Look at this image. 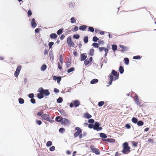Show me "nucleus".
I'll return each instance as SVG.
<instances>
[{
  "label": "nucleus",
  "mask_w": 156,
  "mask_h": 156,
  "mask_svg": "<svg viewBox=\"0 0 156 156\" xmlns=\"http://www.w3.org/2000/svg\"><path fill=\"white\" fill-rule=\"evenodd\" d=\"M109 76L110 78V81L108 82V84L109 85H111L112 84V81L114 80V78L113 75L111 73L109 75Z\"/></svg>",
  "instance_id": "obj_14"
},
{
  "label": "nucleus",
  "mask_w": 156,
  "mask_h": 156,
  "mask_svg": "<svg viewBox=\"0 0 156 156\" xmlns=\"http://www.w3.org/2000/svg\"><path fill=\"white\" fill-rule=\"evenodd\" d=\"M84 117L87 119H89L92 116L88 113H86L84 114Z\"/></svg>",
  "instance_id": "obj_19"
},
{
  "label": "nucleus",
  "mask_w": 156,
  "mask_h": 156,
  "mask_svg": "<svg viewBox=\"0 0 156 156\" xmlns=\"http://www.w3.org/2000/svg\"><path fill=\"white\" fill-rule=\"evenodd\" d=\"M62 101V98L59 97L57 100V101L58 103H61Z\"/></svg>",
  "instance_id": "obj_42"
},
{
  "label": "nucleus",
  "mask_w": 156,
  "mask_h": 156,
  "mask_svg": "<svg viewBox=\"0 0 156 156\" xmlns=\"http://www.w3.org/2000/svg\"><path fill=\"white\" fill-rule=\"evenodd\" d=\"M70 21L72 23H75L76 20L74 17H72L70 19Z\"/></svg>",
  "instance_id": "obj_40"
},
{
  "label": "nucleus",
  "mask_w": 156,
  "mask_h": 156,
  "mask_svg": "<svg viewBox=\"0 0 156 156\" xmlns=\"http://www.w3.org/2000/svg\"><path fill=\"white\" fill-rule=\"evenodd\" d=\"M105 103V102L103 101H101L98 102V105L99 107L102 106Z\"/></svg>",
  "instance_id": "obj_36"
},
{
  "label": "nucleus",
  "mask_w": 156,
  "mask_h": 156,
  "mask_svg": "<svg viewBox=\"0 0 156 156\" xmlns=\"http://www.w3.org/2000/svg\"><path fill=\"white\" fill-rule=\"evenodd\" d=\"M62 29L58 30L57 32V33L58 35H59L62 33Z\"/></svg>",
  "instance_id": "obj_47"
},
{
  "label": "nucleus",
  "mask_w": 156,
  "mask_h": 156,
  "mask_svg": "<svg viewBox=\"0 0 156 156\" xmlns=\"http://www.w3.org/2000/svg\"><path fill=\"white\" fill-rule=\"evenodd\" d=\"M59 131L60 132H61L62 133H63L65 131V129L63 128H60L59 129Z\"/></svg>",
  "instance_id": "obj_46"
},
{
  "label": "nucleus",
  "mask_w": 156,
  "mask_h": 156,
  "mask_svg": "<svg viewBox=\"0 0 156 156\" xmlns=\"http://www.w3.org/2000/svg\"><path fill=\"white\" fill-rule=\"evenodd\" d=\"M98 82V80L96 79H94L91 80L90 81V83L92 84H94L97 83Z\"/></svg>",
  "instance_id": "obj_26"
},
{
  "label": "nucleus",
  "mask_w": 156,
  "mask_h": 156,
  "mask_svg": "<svg viewBox=\"0 0 156 156\" xmlns=\"http://www.w3.org/2000/svg\"><path fill=\"white\" fill-rule=\"evenodd\" d=\"M90 63V62L89 60H87V59L85 60L84 61V63L86 65H87Z\"/></svg>",
  "instance_id": "obj_52"
},
{
  "label": "nucleus",
  "mask_w": 156,
  "mask_h": 156,
  "mask_svg": "<svg viewBox=\"0 0 156 156\" xmlns=\"http://www.w3.org/2000/svg\"><path fill=\"white\" fill-rule=\"evenodd\" d=\"M38 92H39L37 94V97L39 99H41L44 97L43 94L41 92V90L39 88L38 90Z\"/></svg>",
  "instance_id": "obj_13"
},
{
  "label": "nucleus",
  "mask_w": 156,
  "mask_h": 156,
  "mask_svg": "<svg viewBox=\"0 0 156 156\" xmlns=\"http://www.w3.org/2000/svg\"><path fill=\"white\" fill-rule=\"evenodd\" d=\"M88 37L86 36L84 37L83 39V41L85 43H87L88 42Z\"/></svg>",
  "instance_id": "obj_35"
},
{
  "label": "nucleus",
  "mask_w": 156,
  "mask_h": 156,
  "mask_svg": "<svg viewBox=\"0 0 156 156\" xmlns=\"http://www.w3.org/2000/svg\"><path fill=\"white\" fill-rule=\"evenodd\" d=\"M94 125L93 124H89L88 125V127L90 128H92L94 127Z\"/></svg>",
  "instance_id": "obj_59"
},
{
  "label": "nucleus",
  "mask_w": 156,
  "mask_h": 156,
  "mask_svg": "<svg viewBox=\"0 0 156 156\" xmlns=\"http://www.w3.org/2000/svg\"><path fill=\"white\" fill-rule=\"evenodd\" d=\"M31 102L33 104H34L35 103V100L34 98H32L30 100Z\"/></svg>",
  "instance_id": "obj_57"
},
{
  "label": "nucleus",
  "mask_w": 156,
  "mask_h": 156,
  "mask_svg": "<svg viewBox=\"0 0 156 156\" xmlns=\"http://www.w3.org/2000/svg\"><path fill=\"white\" fill-rule=\"evenodd\" d=\"M21 66H19L17 67L16 70L14 73V76H15L17 77L18 76L21 69Z\"/></svg>",
  "instance_id": "obj_9"
},
{
  "label": "nucleus",
  "mask_w": 156,
  "mask_h": 156,
  "mask_svg": "<svg viewBox=\"0 0 156 156\" xmlns=\"http://www.w3.org/2000/svg\"><path fill=\"white\" fill-rule=\"evenodd\" d=\"M28 96L30 98H33V97H34V94L32 93L28 95Z\"/></svg>",
  "instance_id": "obj_56"
},
{
  "label": "nucleus",
  "mask_w": 156,
  "mask_h": 156,
  "mask_svg": "<svg viewBox=\"0 0 156 156\" xmlns=\"http://www.w3.org/2000/svg\"><path fill=\"white\" fill-rule=\"evenodd\" d=\"M144 124L143 122L140 121L137 122V124L138 126H143Z\"/></svg>",
  "instance_id": "obj_28"
},
{
  "label": "nucleus",
  "mask_w": 156,
  "mask_h": 156,
  "mask_svg": "<svg viewBox=\"0 0 156 156\" xmlns=\"http://www.w3.org/2000/svg\"><path fill=\"white\" fill-rule=\"evenodd\" d=\"M141 58L140 56L139 55H137L133 56V58L135 59H137L140 58Z\"/></svg>",
  "instance_id": "obj_50"
},
{
  "label": "nucleus",
  "mask_w": 156,
  "mask_h": 156,
  "mask_svg": "<svg viewBox=\"0 0 156 156\" xmlns=\"http://www.w3.org/2000/svg\"><path fill=\"white\" fill-rule=\"evenodd\" d=\"M119 71L120 73L121 74H122L123 73L124 71V69L122 66H120L119 67Z\"/></svg>",
  "instance_id": "obj_29"
},
{
  "label": "nucleus",
  "mask_w": 156,
  "mask_h": 156,
  "mask_svg": "<svg viewBox=\"0 0 156 156\" xmlns=\"http://www.w3.org/2000/svg\"><path fill=\"white\" fill-rule=\"evenodd\" d=\"M62 64L61 63L58 62V67L59 69L60 70H61L62 69Z\"/></svg>",
  "instance_id": "obj_37"
},
{
  "label": "nucleus",
  "mask_w": 156,
  "mask_h": 156,
  "mask_svg": "<svg viewBox=\"0 0 156 156\" xmlns=\"http://www.w3.org/2000/svg\"><path fill=\"white\" fill-rule=\"evenodd\" d=\"M92 45L95 48H98L99 47L98 44L97 43H94L92 44Z\"/></svg>",
  "instance_id": "obj_43"
},
{
  "label": "nucleus",
  "mask_w": 156,
  "mask_h": 156,
  "mask_svg": "<svg viewBox=\"0 0 156 156\" xmlns=\"http://www.w3.org/2000/svg\"><path fill=\"white\" fill-rule=\"evenodd\" d=\"M52 142L51 141H48L46 144V145L48 147H49L52 145Z\"/></svg>",
  "instance_id": "obj_48"
},
{
  "label": "nucleus",
  "mask_w": 156,
  "mask_h": 156,
  "mask_svg": "<svg viewBox=\"0 0 156 156\" xmlns=\"http://www.w3.org/2000/svg\"><path fill=\"white\" fill-rule=\"evenodd\" d=\"M99 135L100 137L103 138H106L107 137V136L104 133H100Z\"/></svg>",
  "instance_id": "obj_24"
},
{
  "label": "nucleus",
  "mask_w": 156,
  "mask_h": 156,
  "mask_svg": "<svg viewBox=\"0 0 156 156\" xmlns=\"http://www.w3.org/2000/svg\"><path fill=\"white\" fill-rule=\"evenodd\" d=\"M56 120L58 122H60L64 125H67L69 123V121L67 119L61 117L60 116H57L55 118Z\"/></svg>",
  "instance_id": "obj_1"
},
{
  "label": "nucleus",
  "mask_w": 156,
  "mask_h": 156,
  "mask_svg": "<svg viewBox=\"0 0 156 156\" xmlns=\"http://www.w3.org/2000/svg\"><path fill=\"white\" fill-rule=\"evenodd\" d=\"M111 74L115 76L114 80H115L118 79L119 74H118L117 72L115 70H112V73Z\"/></svg>",
  "instance_id": "obj_11"
},
{
  "label": "nucleus",
  "mask_w": 156,
  "mask_h": 156,
  "mask_svg": "<svg viewBox=\"0 0 156 156\" xmlns=\"http://www.w3.org/2000/svg\"><path fill=\"white\" fill-rule=\"evenodd\" d=\"M55 147L54 146H52L50 148L49 150L51 151H53L55 150Z\"/></svg>",
  "instance_id": "obj_55"
},
{
  "label": "nucleus",
  "mask_w": 156,
  "mask_h": 156,
  "mask_svg": "<svg viewBox=\"0 0 156 156\" xmlns=\"http://www.w3.org/2000/svg\"><path fill=\"white\" fill-rule=\"evenodd\" d=\"M132 122L135 123H136L137 122V119L135 117H133L132 119Z\"/></svg>",
  "instance_id": "obj_31"
},
{
  "label": "nucleus",
  "mask_w": 156,
  "mask_h": 156,
  "mask_svg": "<svg viewBox=\"0 0 156 156\" xmlns=\"http://www.w3.org/2000/svg\"><path fill=\"white\" fill-rule=\"evenodd\" d=\"M36 123L38 125H40L42 124V122L41 120H36Z\"/></svg>",
  "instance_id": "obj_51"
},
{
  "label": "nucleus",
  "mask_w": 156,
  "mask_h": 156,
  "mask_svg": "<svg viewBox=\"0 0 156 156\" xmlns=\"http://www.w3.org/2000/svg\"><path fill=\"white\" fill-rule=\"evenodd\" d=\"M125 63L126 65H128L129 63V60L128 58H124Z\"/></svg>",
  "instance_id": "obj_30"
},
{
  "label": "nucleus",
  "mask_w": 156,
  "mask_h": 156,
  "mask_svg": "<svg viewBox=\"0 0 156 156\" xmlns=\"http://www.w3.org/2000/svg\"><path fill=\"white\" fill-rule=\"evenodd\" d=\"M41 90V92L45 96H48L50 94V92L48 90H44L42 87L40 88Z\"/></svg>",
  "instance_id": "obj_10"
},
{
  "label": "nucleus",
  "mask_w": 156,
  "mask_h": 156,
  "mask_svg": "<svg viewBox=\"0 0 156 156\" xmlns=\"http://www.w3.org/2000/svg\"><path fill=\"white\" fill-rule=\"evenodd\" d=\"M104 141L105 142L113 143L115 142V140L114 139H106L104 140Z\"/></svg>",
  "instance_id": "obj_18"
},
{
  "label": "nucleus",
  "mask_w": 156,
  "mask_h": 156,
  "mask_svg": "<svg viewBox=\"0 0 156 156\" xmlns=\"http://www.w3.org/2000/svg\"><path fill=\"white\" fill-rule=\"evenodd\" d=\"M43 112L41 111V112H38L37 113V116H41V115H43Z\"/></svg>",
  "instance_id": "obj_45"
},
{
  "label": "nucleus",
  "mask_w": 156,
  "mask_h": 156,
  "mask_svg": "<svg viewBox=\"0 0 156 156\" xmlns=\"http://www.w3.org/2000/svg\"><path fill=\"white\" fill-rule=\"evenodd\" d=\"M65 37V35L64 34H62L60 37V39L61 40H62L64 38V37Z\"/></svg>",
  "instance_id": "obj_64"
},
{
  "label": "nucleus",
  "mask_w": 156,
  "mask_h": 156,
  "mask_svg": "<svg viewBox=\"0 0 156 156\" xmlns=\"http://www.w3.org/2000/svg\"><path fill=\"white\" fill-rule=\"evenodd\" d=\"M74 67H72L68 69L67 72L68 73H70L73 71L74 70Z\"/></svg>",
  "instance_id": "obj_34"
},
{
  "label": "nucleus",
  "mask_w": 156,
  "mask_h": 156,
  "mask_svg": "<svg viewBox=\"0 0 156 156\" xmlns=\"http://www.w3.org/2000/svg\"><path fill=\"white\" fill-rule=\"evenodd\" d=\"M35 21V19L34 18L32 19L31 23V25L32 27L34 28H35L37 26V24L36 23Z\"/></svg>",
  "instance_id": "obj_15"
},
{
  "label": "nucleus",
  "mask_w": 156,
  "mask_h": 156,
  "mask_svg": "<svg viewBox=\"0 0 156 156\" xmlns=\"http://www.w3.org/2000/svg\"><path fill=\"white\" fill-rule=\"evenodd\" d=\"M54 91L55 93H58L59 92V90L57 88H55L54 90Z\"/></svg>",
  "instance_id": "obj_63"
},
{
  "label": "nucleus",
  "mask_w": 156,
  "mask_h": 156,
  "mask_svg": "<svg viewBox=\"0 0 156 156\" xmlns=\"http://www.w3.org/2000/svg\"><path fill=\"white\" fill-rule=\"evenodd\" d=\"M75 129L77 130V132L74 133V137H76L82 133V130L80 127H76L75 128Z\"/></svg>",
  "instance_id": "obj_8"
},
{
  "label": "nucleus",
  "mask_w": 156,
  "mask_h": 156,
  "mask_svg": "<svg viewBox=\"0 0 156 156\" xmlns=\"http://www.w3.org/2000/svg\"><path fill=\"white\" fill-rule=\"evenodd\" d=\"M42 120H46L49 122H52L51 119L49 115L46 114H44L41 115Z\"/></svg>",
  "instance_id": "obj_4"
},
{
  "label": "nucleus",
  "mask_w": 156,
  "mask_h": 156,
  "mask_svg": "<svg viewBox=\"0 0 156 156\" xmlns=\"http://www.w3.org/2000/svg\"><path fill=\"white\" fill-rule=\"evenodd\" d=\"M50 37L51 38L54 39L57 37V36L56 34L52 33L50 34Z\"/></svg>",
  "instance_id": "obj_22"
},
{
  "label": "nucleus",
  "mask_w": 156,
  "mask_h": 156,
  "mask_svg": "<svg viewBox=\"0 0 156 156\" xmlns=\"http://www.w3.org/2000/svg\"><path fill=\"white\" fill-rule=\"evenodd\" d=\"M100 123L96 122L94 123V125L93 129L95 130H96L97 131L101 130L102 129V128L101 127H99Z\"/></svg>",
  "instance_id": "obj_6"
},
{
  "label": "nucleus",
  "mask_w": 156,
  "mask_h": 156,
  "mask_svg": "<svg viewBox=\"0 0 156 156\" xmlns=\"http://www.w3.org/2000/svg\"><path fill=\"white\" fill-rule=\"evenodd\" d=\"M87 27V26L85 25H82L79 27V29L83 31L85 30Z\"/></svg>",
  "instance_id": "obj_21"
},
{
  "label": "nucleus",
  "mask_w": 156,
  "mask_h": 156,
  "mask_svg": "<svg viewBox=\"0 0 156 156\" xmlns=\"http://www.w3.org/2000/svg\"><path fill=\"white\" fill-rule=\"evenodd\" d=\"M123 148L122 151V153L124 154H127L130 152V148L128 146L127 142H125L123 144Z\"/></svg>",
  "instance_id": "obj_2"
},
{
  "label": "nucleus",
  "mask_w": 156,
  "mask_h": 156,
  "mask_svg": "<svg viewBox=\"0 0 156 156\" xmlns=\"http://www.w3.org/2000/svg\"><path fill=\"white\" fill-rule=\"evenodd\" d=\"M105 48L104 47H101L99 48V49L100 51H102L103 50H104Z\"/></svg>",
  "instance_id": "obj_61"
},
{
  "label": "nucleus",
  "mask_w": 156,
  "mask_h": 156,
  "mask_svg": "<svg viewBox=\"0 0 156 156\" xmlns=\"http://www.w3.org/2000/svg\"><path fill=\"white\" fill-rule=\"evenodd\" d=\"M117 46L115 44L113 45L112 46V49L114 51H115L117 49Z\"/></svg>",
  "instance_id": "obj_32"
},
{
  "label": "nucleus",
  "mask_w": 156,
  "mask_h": 156,
  "mask_svg": "<svg viewBox=\"0 0 156 156\" xmlns=\"http://www.w3.org/2000/svg\"><path fill=\"white\" fill-rule=\"evenodd\" d=\"M132 144L134 146L136 147L137 146L138 143L137 142H136L134 141H133L132 142Z\"/></svg>",
  "instance_id": "obj_54"
},
{
  "label": "nucleus",
  "mask_w": 156,
  "mask_h": 156,
  "mask_svg": "<svg viewBox=\"0 0 156 156\" xmlns=\"http://www.w3.org/2000/svg\"><path fill=\"white\" fill-rule=\"evenodd\" d=\"M54 43L53 42H50L48 44L49 48L50 49L52 48V46L54 44Z\"/></svg>",
  "instance_id": "obj_38"
},
{
  "label": "nucleus",
  "mask_w": 156,
  "mask_h": 156,
  "mask_svg": "<svg viewBox=\"0 0 156 156\" xmlns=\"http://www.w3.org/2000/svg\"><path fill=\"white\" fill-rule=\"evenodd\" d=\"M98 38L96 36H94L93 38V41L94 42L97 41L98 40Z\"/></svg>",
  "instance_id": "obj_44"
},
{
  "label": "nucleus",
  "mask_w": 156,
  "mask_h": 156,
  "mask_svg": "<svg viewBox=\"0 0 156 156\" xmlns=\"http://www.w3.org/2000/svg\"><path fill=\"white\" fill-rule=\"evenodd\" d=\"M19 102L20 104H22L24 103V101L23 99L20 98L19 99Z\"/></svg>",
  "instance_id": "obj_33"
},
{
  "label": "nucleus",
  "mask_w": 156,
  "mask_h": 156,
  "mask_svg": "<svg viewBox=\"0 0 156 156\" xmlns=\"http://www.w3.org/2000/svg\"><path fill=\"white\" fill-rule=\"evenodd\" d=\"M87 57L86 53H83L81 55L80 60L83 61L85 60Z\"/></svg>",
  "instance_id": "obj_16"
},
{
  "label": "nucleus",
  "mask_w": 156,
  "mask_h": 156,
  "mask_svg": "<svg viewBox=\"0 0 156 156\" xmlns=\"http://www.w3.org/2000/svg\"><path fill=\"white\" fill-rule=\"evenodd\" d=\"M73 37L76 39H78L80 37V35L79 34H74L73 35Z\"/></svg>",
  "instance_id": "obj_39"
},
{
  "label": "nucleus",
  "mask_w": 156,
  "mask_h": 156,
  "mask_svg": "<svg viewBox=\"0 0 156 156\" xmlns=\"http://www.w3.org/2000/svg\"><path fill=\"white\" fill-rule=\"evenodd\" d=\"M119 47L122 48L121 51L122 52L125 51H126L127 48L126 47L122 45H120Z\"/></svg>",
  "instance_id": "obj_20"
},
{
  "label": "nucleus",
  "mask_w": 156,
  "mask_h": 156,
  "mask_svg": "<svg viewBox=\"0 0 156 156\" xmlns=\"http://www.w3.org/2000/svg\"><path fill=\"white\" fill-rule=\"evenodd\" d=\"M67 43L69 47H74V43L72 41L71 36L68 37L67 39Z\"/></svg>",
  "instance_id": "obj_5"
},
{
  "label": "nucleus",
  "mask_w": 156,
  "mask_h": 156,
  "mask_svg": "<svg viewBox=\"0 0 156 156\" xmlns=\"http://www.w3.org/2000/svg\"><path fill=\"white\" fill-rule=\"evenodd\" d=\"M53 79L55 80H57L58 83H59L61 80V77L60 76L56 77L55 76H54L53 77Z\"/></svg>",
  "instance_id": "obj_17"
},
{
  "label": "nucleus",
  "mask_w": 156,
  "mask_h": 156,
  "mask_svg": "<svg viewBox=\"0 0 156 156\" xmlns=\"http://www.w3.org/2000/svg\"><path fill=\"white\" fill-rule=\"evenodd\" d=\"M88 122L90 123H93L94 122V121L93 119H90L88 120Z\"/></svg>",
  "instance_id": "obj_53"
},
{
  "label": "nucleus",
  "mask_w": 156,
  "mask_h": 156,
  "mask_svg": "<svg viewBox=\"0 0 156 156\" xmlns=\"http://www.w3.org/2000/svg\"><path fill=\"white\" fill-rule=\"evenodd\" d=\"M71 65V63L70 62H67L66 65V68H68Z\"/></svg>",
  "instance_id": "obj_58"
},
{
  "label": "nucleus",
  "mask_w": 156,
  "mask_h": 156,
  "mask_svg": "<svg viewBox=\"0 0 156 156\" xmlns=\"http://www.w3.org/2000/svg\"><path fill=\"white\" fill-rule=\"evenodd\" d=\"M80 104V102L78 100H75L73 101V102H71L70 105V107L71 108H72L74 106L75 107H78Z\"/></svg>",
  "instance_id": "obj_3"
},
{
  "label": "nucleus",
  "mask_w": 156,
  "mask_h": 156,
  "mask_svg": "<svg viewBox=\"0 0 156 156\" xmlns=\"http://www.w3.org/2000/svg\"><path fill=\"white\" fill-rule=\"evenodd\" d=\"M125 126L126 128L128 129H130V126L129 124H126Z\"/></svg>",
  "instance_id": "obj_60"
},
{
  "label": "nucleus",
  "mask_w": 156,
  "mask_h": 156,
  "mask_svg": "<svg viewBox=\"0 0 156 156\" xmlns=\"http://www.w3.org/2000/svg\"><path fill=\"white\" fill-rule=\"evenodd\" d=\"M90 148L91 150L92 151L97 155H99L100 154V153L98 149L96 148L93 145H91L90 147Z\"/></svg>",
  "instance_id": "obj_7"
},
{
  "label": "nucleus",
  "mask_w": 156,
  "mask_h": 156,
  "mask_svg": "<svg viewBox=\"0 0 156 156\" xmlns=\"http://www.w3.org/2000/svg\"><path fill=\"white\" fill-rule=\"evenodd\" d=\"M135 103L138 105L140 106V101L138 95L136 94H135V97H134Z\"/></svg>",
  "instance_id": "obj_12"
},
{
  "label": "nucleus",
  "mask_w": 156,
  "mask_h": 156,
  "mask_svg": "<svg viewBox=\"0 0 156 156\" xmlns=\"http://www.w3.org/2000/svg\"><path fill=\"white\" fill-rule=\"evenodd\" d=\"M94 49H93V48L91 49L90 50L89 55L91 56H93L94 55Z\"/></svg>",
  "instance_id": "obj_27"
},
{
  "label": "nucleus",
  "mask_w": 156,
  "mask_h": 156,
  "mask_svg": "<svg viewBox=\"0 0 156 156\" xmlns=\"http://www.w3.org/2000/svg\"><path fill=\"white\" fill-rule=\"evenodd\" d=\"M90 31L91 32H93L94 31V28L91 27H88V31Z\"/></svg>",
  "instance_id": "obj_41"
},
{
  "label": "nucleus",
  "mask_w": 156,
  "mask_h": 156,
  "mask_svg": "<svg viewBox=\"0 0 156 156\" xmlns=\"http://www.w3.org/2000/svg\"><path fill=\"white\" fill-rule=\"evenodd\" d=\"M47 66L46 65H43L41 68V70L42 71H44L47 68Z\"/></svg>",
  "instance_id": "obj_23"
},
{
  "label": "nucleus",
  "mask_w": 156,
  "mask_h": 156,
  "mask_svg": "<svg viewBox=\"0 0 156 156\" xmlns=\"http://www.w3.org/2000/svg\"><path fill=\"white\" fill-rule=\"evenodd\" d=\"M32 14V13L31 11L30 10H28L27 12L28 16V17L30 16Z\"/></svg>",
  "instance_id": "obj_49"
},
{
  "label": "nucleus",
  "mask_w": 156,
  "mask_h": 156,
  "mask_svg": "<svg viewBox=\"0 0 156 156\" xmlns=\"http://www.w3.org/2000/svg\"><path fill=\"white\" fill-rule=\"evenodd\" d=\"M63 55H62V54H61L59 56V61L62 64H63Z\"/></svg>",
  "instance_id": "obj_25"
},
{
  "label": "nucleus",
  "mask_w": 156,
  "mask_h": 156,
  "mask_svg": "<svg viewBox=\"0 0 156 156\" xmlns=\"http://www.w3.org/2000/svg\"><path fill=\"white\" fill-rule=\"evenodd\" d=\"M48 50L47 49H46L45 50L44 52V55H46L48 54Z\"/></svg>",
  "instance_id": "obj_62"
}]
</instances>
